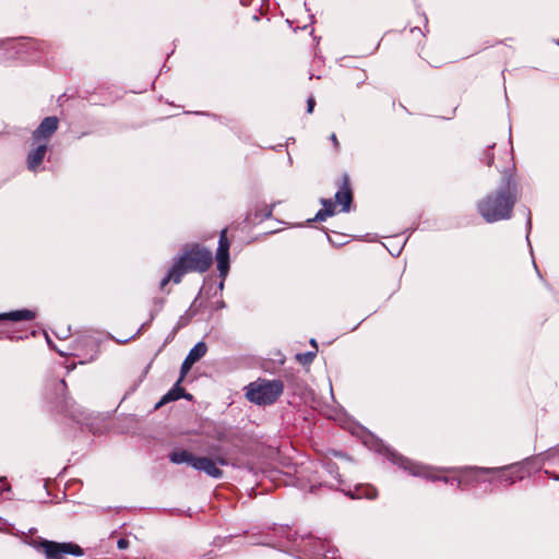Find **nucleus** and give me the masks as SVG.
I'll return each instance as SVG.
<instances>
[{"label": "nucleus", "mask_w": 559, "mask_h": 559, "mask_svg": "<svg viewBox=\"0 0 559 559\" xmlns=\"http://www.w3.org/2000/svg\"><path fill=\"white\" fill-rule=\"evenodd\" d=\"M416 477H421L431 481H440L441 479V475H439L436 471L425 465H420Z\"/></svg>", "instance_id": "nucleus-18"}, {"label": "nucleus", "mask_w": 559, "mask_h": 559, "mask_svg": "<svg viewBox=\"0 0 559 559\" xmlns=\"http://www.w3.org/2000/svg\"><path fill=\"white\" fill-rule=\"evenodd\" d=\"M283 391L284 383L282 380L259 378L246 386V397L255 405L266 406L274 404L283 394Z\"/></svg>", "instance_id": "nucleus-4"}, {"label": "nucleus", "mask_w": 559, "mask_h": 559, "mask_svg": "<svg viewBox=\"0 0 559 559\" xmlns=\"http://www.w3.org/2000/svg\"><path fill=\"white\" fill-rule=\"evenodd\" d=\"M36 318V312L29 309H20V310H13L9 312H2L0 313V321H12V322H20V321H32Z\"/></svg>", "instance_id": "nucleus-16"}, {"label": "nucleus", "mask_w": 559, "mask_h": 559, "mask_svg": "<svg viewBox=\"0 0 559 559\" xmlns=\"http://www.w3.org/2000/svg\"><path fill=\"white\" fill-rule=\"evenodd\" d=\"M474 467H466L460 471L461 476L451 478L448 476H441L440 481L455 486L457 489H464L465 485L475 483V474L472 472Z\"/></svg>", "instance_id": "nucleus-14"}, {"label": "nucleus", "mask_w": 559, "mask_h": 559, "mask_svg": "<svg viewBox=\"0 0 559 559\" xmlns=\"http://www.w3.org/2000/svg\"><path fill=\"white\" fill-rule=\"evenodd\" d=\"M338 189L335 192L334 199L341 205L342 212H349L353 202V190L350 185V177L347 173H343L338 180Z\"/></svg>", "instance_id": "nucleus-9"}, {"label": "nucleus", "mask_w": 559, "mask_h": 559, "mask_svg": "<svg viewBox=\"0 0 559 559\" xmlns=\"http://www.w3.org/2000/svg\"><path fill=\"white\" fill-rule=\"evenodd\" d=\"M173 264L181 273H205L213 264V254L210 249L200 243L186 245L174 259Z\"/></svg>", "instance_id": "nucleus-2"}, {"label": "nucleus", "mask_w": 559, "mask_h": 559, "mask_svg": "<svg viewBox=\"0 0 559 559\" xmlns=\"http://www.w3.org/2000/svg\"><path fill=\"white\" fill-rule=\"evenodd\" d=\"M326 475V478H323L322 481L319 483L318 488L326 487L329 489H338V486L342 484L341 475L338 473V466L335 462L331 460L322 461V472L321 477ZM317 486H311L310 491L314 492Z\"/></svg>", "instance_id": "nucleus-8"}, {"label": "nucleus", "mask_w": 559, "mask_h": 559, "mask_svg": "<svg viewBox=\"0 0 559 559\" xmlns=\"http://www.w3.org/2000/svg\"><path fill=\"white\" fill-rule=\"evenodd\" d=\"M330 140L332 141L335 151H338L340 150V142L337 140L336 134L332 133L331 136H330Z\"/></svg>", "instance_id": "nucleus-27"}, {"label": "nucleus", "mask_w": 559, "mask_h": 559, "mask_svg": "<svg viewBox=\"0 0 559 559\" xmlns=\"http://www.w3.org/2000/svg\"><path fill=\"white\" fill-rule=\"evenodd\" d=\"M117 547L119 549H127L129 547V540L127 538H120L117 542Z\"/></svg>", "instance_id": "nucleus-26"}, {"label": "nucleus", "mask_w": 559, "mask_h": 559, "mask_svg": "<svg viewBox=\"0 0 559 559\" xmlns=\"http://www.w3.org/2000/svg\"><path fill=\"white\" fill-rule=\"evenodd\" d=\"M207 347L204 342L197 343L188 353L187 357L181 364L180 367V376L181 379H185L187 373L192 368L193 364L199 361L205 354H206Z\"/></svg>", "instance_id": "nucleus-11"}, {"label": "nucleus", "mask_w": 559, "mask_h": 559, "mask_svg": "<svg viewBox=\"0 0 559 559\" xmlns=\"http://www.w3.org/2000/svg\"><path fill=\"white\" fill-rule=\"evenodd\" d=\"M224 280H225V278H223V277H222V281H221V283H219V288H223V286H224Z\"/></svg>", "instance_id": "nucleus-31"}, {"label": "nucleus", "mask_w": 559, "mask_h": 559, "mask_svg": "<svg viewBox=\"0 0 559 559\" xmlns=\"http://www.w3.org/2000/svg\"><path fill=\"white\" fill-rule=\"evenodd\" d=\"M59 128V119L56 116H49L43 119L39 126L32 132V141L47 143Z\"/></svg>", "instance_id": "nucleus-10"}, {"label": "nucleus", "mask_w": 559, "mask_h": 559, "mask_svg": "<svg viewBox=\"0 0 559 559\" xmlns=\"http://www.w3.org/2000/svg\"><path fill=\"white\" fill-rule=\"evenodd\" d=\"M170 281H173L175 284H179L182 281L181 273L175 267L174 264H171L167 274L160 280L159 288L164 289Z\"/></svg>", "instance_id": "nucleus-17"}, {"label": "nucleus", "mask_w": 559, "mask_h": 559, "mask_svg": "<svg viewBox=\"0 0 559 559\" xmlns=\"http://www.w3.org/2000/svg\"><path fill=\"white\" fill-rule=\"evenodd\" d=\"M322 210L332 211V215L335 213V204L330 199H321Z\"/></svg>", "instance_id": "nucleus-24"}, {"label": "nucleus", "mask_w": 559, "mask_h": 559, "mask_svg": "<svg viewBox=\"0 0 559 559\" xmlns=\"http://www.w3.org/2000/svg\"><path fill=\"white\" fill-rule=\"evenodd\" d=\"M527 225H528V227H531V225H532L531 215L530 214H528V218H527Z\"/></svg>", "instance_id": "nucleus-30"}, {"label": "nucleus", "mask_w": 559, "mask_h": 559, "mask_svg": "<svg viewBox=\"0 0 559 559\" xmlns=\"http://www.w3.org/2000/svg\"><path fill=\"white\" fill-rule=\"evenodd\" d=\"M332 216V211L328 210H319L316 216L312 219H309L310 222H323L328 217Z\"/></svg>", "instance_id": "nucleus-23"}, {"label": "nucleus", "mask_w": 559, "mask_h": 559, "mask_svg": "<svg viewBox=\"0 0 559 559\" xmlns=\"http://www.w3.org/2000/svg\"><path fill=\"white\" fill-rule=\"evenodd\" d=\"M28 44H29L32 47H34V46H35V41H33V40H31V39L28 40Z\"/></svg>", "instance_id": "nucleus-32"}, {"label": "nucleus", "mask_w": 559, "mask_h": 559, "mask_svg": "<svg viewBox=\"0 0 559 559\" xmlns=\"http://www.w3.org/2000/svg\"><path fill=\"white\" fill-rule=\"evenodd\" d=\"M183 379H181V376H179V379L176 381L174 386L160 399L155 408H158L169 402L178 401L179 399L191 401L193 396L192 394L187 393L186 390L180 385Z\"/></svg>", "instance_id": "nucleus-13"}, {"label": "nucleus", "mask_w": 559, "mask_h": 559, "mask_svg": "<svg viewBox=\"0 0 559 559\" xmlns=\"http://www.w3.org/2000/svg\"><path fill=\"white\" fill-rule=\"evenodd\" d=\"M57 385H58V389H60V390H66L67 389V384H66L64 380H61Z\"/></svg>", "instance_id": "nucleus-28"}, {"label": "nucleus", "mask_w": 559, "mask_h": 559, "mask_svg": "<svg viewBox=\"0 0 559 559\" xmlns=\"http://www.w3.org/2000/svg\"><path fill=\"white\" fill-rule=\"evenodd\" d=\"M73 406H74V403L72 402V400L64 395L62 402L60 403V405L58 407L60 408V411L62 413H66L67 415H69L72 418H75V415L73 412Z\"/></svg>", "instance_id": "nucleus-20"}, {"label": "nucleus", "mask_w": 559, "mask_h": 559, "mask_svg": "<svg viewBox=\"0 0 559 559\" xmlns=\"http://www.w3.org/2000/svg\"><path fill=\"white\" fill-rule=\"evenodd\" d=\"M168 459L173 464H188L198 472H203L207 476L219 479L223 477L224 472L217 464L225 466L228 464L227 460L223 456L211 459L207 456H197L188 450L171 451Z\"/></svg>", "instance_id": "nucleus-3"}, {"label": "nucleus", "mask_w": 559, "mask_h": 559, "mask_svg": "<svg viewBox=\"0 0 559 559\" xmlns=\"http://www.w3.org/2000/svg\"><path fill=\"white\" fill-rule=\"evenodd\" d=\"M1 333L4 335L5 338L10 341H21L24 338H27L28 335L25 331L22 330H14L11 328H5L1 331Z\"/></svg>", "instance_id": "nucleus-19"}, {"label": "nucleus", "mask_w": 559, "mask_h": 559, "mask_svg": "<svg viewBox=\"0 0 559 559\" xmlns=\"http://www.w3.org/2000/svg\"><path fill=\"white\" fill-rule=\"evenodd\" d=\"M29 545L35 550L43 552L46 559H63L64 555H71L74 557H81L84 555L83 548L72 542L58 543L43 537H37L32 539Z\"/></svg>", "instance_id": "nucleus-5"}, {"label": "nucleus", "mask_w": 559, "mask_h": 559, "mask_svg": "<svg viewBox=\"0 0 559 559\" xmlns=\"http://www.w3.org/2000/svg\"><path fill=\"white\" fill-rule=\"evenodd\" d=\"M516 199L518 185L512 170L508 168L502 171V182L498 189L478 201L477 211L487 223L508 219Z\"/></svg>", "instance_id": "nucleus-1"}, {"label": "nucleus", "mask_w": 559, "mask_h": 559, "mask_svg": "<svg viewBox=\"0 0 559 559\" xmlns=\"http://www.w3.org/2000/svg\"><path fill=\"white\" fill-rule=\"evenodd\" d=\"M33 145L34 147L27 154L26 164L28 170L37 171L47 154L48 145L40 142H33Z\"/></svg>", "instance_id": "nucleus-12"}, {"label": "nucleus", "mask_w": 559, "mask_h": 559, "mask_svg": "<svg viewBox=\"0 0 559 559\" xmlns=\"http://www.w3.org/2000/svg\"><path fill=\"white\" fill-rule=\"evenodd\" d=\"M317 356V350L298 353L296 355V360L304 366L310 365Z\"/></svg>", "instance_id": "nucleus-21"}, {"label": "nucleus", "mask_w": 559, "mask_h": 559, "mask_svg": "<svg viewBox=\"0 0 559 559\" xmlns=\"http://www.w3.org/2000/svg\"><path fill=\"white\" fill-rule=\"evenodd\" d=\"M389 460L400 468L408 472L411 475L416 476L421 464L415 463L412 460L392 452L389 455Z\"/></svg>", "instance_id": "nucleus-15"}, {"label": "nucleus", "mask_w": 559, "mask_h": 559, "mask_svg": "<svg viewBox=\"0 0 559 559\" xmlns=\"http://www.w3.org/2000/svg\"><path fill=\"white\" fill-rule=\"evenodd\" d=\"M229 248L230 241L227 237V228H224L219 233L218 246L216 249V263L219 276L225 278L229 271Z\"/></svg>", "instance_id": "nucleus-7"}, {"label": "nucleus", "mask_w": 559, "mask_h": 559, "mask_svg": "<svg viewBox=\"0 0 559 559\" xmlns=\"http://www.w3.org/2000/svg\"><path fill=\"white\" fill-rule=\"evenodd\" d=\"M495 147V143L489 145L487 150L484 151L481 160L487 165L491 166L493 164V153L491 152Z\"/></svg>", "instance_id": "nucleus-22"}, {"label": "nucleus", "mask_w": 559, "mask_h": 559, "mask_svg": "<svg viewBox=\"0 0 559 559\" xmlns=\"http://www.w3.org/2000/svg\"><path fill=\"white\" fill-rule=\"evenodd\" d=\"M314 105H316V100L312 96H310L307 99V112L308 114H311L313 111Z\"/></svg>", "instance_id": "nucleus-25"}, {"label": "nucleus", "mask_w": 559, "mask_h": 559, "mask_svg": "<svg viewBox=\"0 0 559 559\" xmlns=\"http://www.w3.org/2000/svg\"><path fill=\"white\" fill-rule=\"evenodd\" d=\"M310 344L317 349L318 346H317V342L314 338L310 340Z\"/></svg>", "instance_id": "nucleus-29"}, {"label": "nucleus", "mask_w": 559, "mask_h": 559, "mask_svg": "<svg viewBox=\"0 0 559 559\" xmlns=\"http://www.w3.org/2000/svg\"><path fill=\"white\" fill-rule=\"evenodd\" d=\"M472 472L475 474V483L480 481V475L493 474L495 478L491 481H498L500 484L513 485L514 483L522 480L525 476V469L522 465L515 464L508 467H474Z\"/></svg>", "instance_id": "nucleus-6"}]
</instances>
